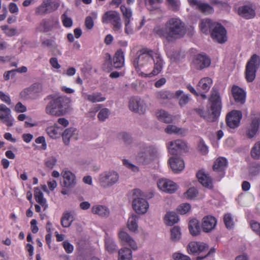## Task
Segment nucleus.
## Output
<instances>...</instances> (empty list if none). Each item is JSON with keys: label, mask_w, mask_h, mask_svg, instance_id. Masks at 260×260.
<instances>
[{"label": "nucleus", "mask_w": 260, "mask_h": 260, "mask_svg": "<svg viewBox=\"0 0 260 260\" xmlns=\"http://www.w3.org/2000/svg\"><path fill=\"white\" fill-rule=\"evenodd\" d=\"M91 211L94 214L98 215L102 217H107L110 215L108 208L104 205H96L93 206Z\"/></svg>", "instance_id": "bb28decb"}, {"label": "nucleus", "mask_w": 260, "mask_h": 260, "mask_svg": "<svg viewBox=\"0 0 260 260\" xmlns=\"http://www.w3.org/2000/svg\"><path fill=\"white\" fill-rule=\"evenodd\" d=\"M157 119L161 122L170 123L173 121V118L171 114L164 110H160L156 112Z\"/></svg>", "instance_id": "72a5a7b5"}, {"label": "nucleus", "mask_w": 260, "mask_h": 260, "mask_svg": "<svg viewBox=\"0 0 260 260\" xmlns=\"http://www.w3.org/2000/svg\"><path fill=\"white\" fill-rule=\"evenodd\" d=\"M132 205L134 210L139 214H144L146 213L149 208L147 201L141 198L135 199L133 201Z\"/></svg>", "instance_id": "dca6fc26"}, {"label": "nucleus", "mask_w": 260, "mask_h": 260, "mask_svg": "<svg viewBox=\"0 0 260 260\" xmlns=\"http://www.w3.org/2000/svg\"><path fill=\"white\" fill-rule=\"evenodd\" d=\"M132 251L127 248H121L118 251V259L119 260H132Z\"/></svg>", "instance_id": "ea45409f"}, {"label": "nucleus", "mask_w": 260, "mask_h": 260, "mask_svg": "<svg viewBox=\"0 0 260 260\" xmlns=\"http://www.w3.org/2000/svg\"><path fill=\"white\" fill-rule=\"evenodd\" d=\"M45 107V113L50 117H59L69 114L71 111V100L66 96L49 95Z\"/></svg>", "instance_id": "f03ea898"}, {"label": "nucleus", "mask_w": 260, "mask_h": 260, "mask_svg": "<svg viewBox=\"0 0 260 260\" xmlns=\"http://www.w3.org/2000/svg\"><path fill=\"white\" fill-rule=\"evenodd\" d=\"M154 52L148 48H143L137 53V56L133 61V64L137 72L140 70V68H144L146 69H150L152 64Z\"/></svg>", "instance_id": "20e7f679"}, {"label": "nucleus", "mask_w": 260, "mask_h": 260, "mask_svg": "<svg viewBox=\"0 0 260 260\" xmlns=\"http://www.w3.org/2000/svg\"><path fill=\"white\" fill-rule=\"evenodd\" d=\"M120 136L124 143L129 144L132 142V137L129 134L122 132L120 134Z\"/></svg>", "instance_id": "69168bd1"}, {"label": "nucleus", "mask_w": 260, "mask_h": 260, "mask_svg": "<svg viewBox=\"0 0 260 260\" xmlns=\"http://www.w3.org/2000/svg\"><path fill=\"white\" fill-rule=\"evenodd\" d=\"M105 245L106 250L109 253H113L116 250L117 248V246L115 242L110 237L106 238Z\"/></svg>", "instance_id": "a18cd8bd"}, {"label": "nucleus", "mask_w": 260, "mask_h": 260, "mask_svg": "<svg viewBox=\"0 0 260 260\" xmlns=\"http://www.w3.org/2000/svg\"><path fill=\"white\" fill-rule=\"evenodd\" d=\"M34 196L36 201L40 204L45 210L48 205L46 204V200L43 197V194L41 190L37 187L35 189Z\"/></svg>", "instance_id": "a19ab883"}, {"label": "nucleus", "mask_w": 260, "mask_h": 260, "mask_svg": "<svg viewBox=\"0 0 260 260\" xmlns=\"http://www.w3.org/2000/svg\"><path fill=\"white\" fill-rule=\"evenodd\" d=\"M227 167V160L224 157L218 158L213 166V169L216 172H221Z\"/></svg>", "instance_id": "c9c22d12"}, {"label": "nucleus", "mask_w": 260, "mask_h": 260, "mask_svg": "<svg viewBox=\"0 0 260 260\" xmlns=\"http://www.w3.org/2000/svg\"><path fill=\"white\" fill-rule=\"evenodd\" d=\"M238 13L241 17L246 19L253 18L255 15L254 6L252 4L240 6L238 8Z\"/></svg>", "instance_id": "2eb2a0df"}, {"label": "nucleus", "mask_w": 260, "mask_h": 260, "mask_svg": "<svg viewBox=\"0 0 260 260\" xmlns=\"http://www.w3.org/2000/svg\"><path fill=\"white\" fill-rule=\"evenodd\" d=\"M242 117L240 111L233 110L226 115V122L228 126L231 128H235L239 125L240 120Z\"/></svg>", "instance_id": "f8f14e48"}, {"label": "nucleus", "mask_w": 260, "mask_h": 260, "mask_svg": "<svg viewBox=\"0 0 260 260\" xmlns=\"http://www.w3.org/2000/svg\"><path fill=\"white\" fill-rule=\"evenodd\" d=\"M188 2L191 6H196L201 12L205 14H209L213 12V8L208 4L197 0H188Z\"/></svg>", "instance_id": "412c9836"}, {"label": "nucleus", "mask_w": 260, "mask_h": 260, "mask_svg": "<svg viewBox=\"0 0 260 260\" xmlns=\"http://www.w3.org/2000/svg\"><path fill=\"white\" fill-rule=\"evenodd\" d=\"M42 90V85L39 83H35L21 91L20 96L24 100L36 99L38 97V93Z\"/></svg>", "instance_id": "9d476101"}, {"label": "nucleus", "mask_w": 260, "mask_h": 260, "mask_svg": "<svg viewBox=\"0 0 260 260\" xmlns=\"http://www.w3.org/2000/svg\"><path fill=\"white\" fill-rule=\"evenodd\" d=\"M260 123V118L255 117L251 122L250 128L247 132V135L249 138H253L257 133Z\"/></svg>", "instance_id": "2f4dec72"}, {"label": "nucleus", "mask_w": 260, "mask_h": 260, "mask_svg": "<svg viewBox=\"0 0 260 260\" xmlns=\"http://www.w3.org/2000/svg\"><path fill=\"white\" fill-rule=\"evenodd\" d=\"M42 45L44 46L50 47L52 50H56V52L60 54V52L57 49V45L55 44L54 40L47 39L42 42Z\"/></svg>", "instance_id": "603ef678"}, {"label": "nucleus", "mask_w": 260, "mask_h": 260, "mask_svg": "<svg viewBox=\"0 0 260 260\" xmlns=\"http://www.w3.org/2000/svg\"><path fill=\"white\" fill-rule=\"evenodd\" d=\"M183 93L181 90H178L174 93L169 90H162L157 92L156 98L159 100H169L174 98H179Z\"/></svg>", "instance_id": "6ab92c4d"}, {"label": "nucleus", "mask_w": 260, "mask_h": 260, "mask_svg": "<svg viewBox=\"0 0 260 260\" xmlns=\"http://www.w3.org/2000/svg\"><path fill=\"white\" fill-rule=\"evenodd\" d=\"M210 63V58L206 55L202 54L197 55L194 60V66L198 70H202L208 67Z\"/></svg>", "instance_id": "aec40b11"}, {"label": "nucleus", "mask_w": 260, "mask_h": 260, "mask_svg": "<svg viewBox=\"0 0 260 260\" xmlns=\"http://www.w3.org/2000/svg\"><path fill=\"white\" fill-rule=\"evenodd\" d=\"M0 119L5 123L8 126H11L13 125V119L11 118L10 114H1Z\"/></svg>", "instance_id": "bf43d9fd"}, {"label": "nucleus", "mask_w": 260, "mask_h": 260, "mask_svg": "<svg viewBox=\"0 0 260 260\" xmlns=\"http://www.w3.org/2000/svg\"><path fill=\"white\" fill-rule=\"evenodd\" d=\"M212 84V80L211 78L208 77L203 78L199 81L197 86V89L199 92L206 93L209 90Z\"/></svg>", "instance_id": "cd10ccee"}, {"label": "nucleus", "mask_w": 260, "mask_h": 260, "mask_svg": "<svg viewBox=\"0 0 260 260\" xmlns=\"http://www.w3.org/2000/svg\"><path fill=\"white\" fill-rule=\"evenodd\" d=\"M165 220L167 225H172L178 221L179 218L175 212H168L165 217Z\"/></svg>", "instance_id": "37998d69"}, {"label": "nucleus", "mask_w": 260, "mask_h": 260, "mask_svg": "<svg viewBox=\"0 0 260 260\" xmlns=\"http://www.w3.org/2000/svg\"><path fill=\"white\" fill-rule=\"evenodd\" d=\"M58 23V21L53 20H43L40 24V31L48 32L51 30L52 28Z\"/></svg>", "instance_id": "f704fd0d"}, {"label": "nucleus", "mask_w": 260, "mask_h": 260, "mask_svg": "<svg viewBox=\"0 0 260 260\" xmlns=\"http://www.w3.org/2000/svg\"><path fill=\"white\" fill-rule=\"evenodd\" d=\"M82 95L84 99L92 103L103 102L106 100V98L103 96L101 92H94L91 94L82 92Z\"/></svg>", "instance_id": "c756f323"}, {"label": "nucleus", "mask_w": 260, "mask_h": 260, "mask_svg": "<svg viewBox=\"0 0 260 260\" xmlns=\"http://www.w3.org/2000/svg\"><path fill=\"white\" fill-rule=\"evenodd\" d=\"M208 249V245L203 242H191L187 246L189 253H199L207 251Z\"/></svg>", "instance_id": "f3484780"}, {"label": "nucleus", "mask_w": 260, "mask_h": 260, "mask_svg": "<svg viewBox=\"0 0 260 260\" xmlns=\"http://www.w3.org/2000/svg\"><path fill=\"white\" fill-rule=\"evenodd\" d=\"M170 166L175 173L181 172L184 168V162L180 157H172L169 160Z\"/></svg>", "instance_id": "4be33fe9"}, {"label": "nucleus", "mask_w": 260, "mask_h": 260, "mask_svg": "<svg viewBox=\"0 0 260 260\" xmlns=\"http://www.w3.org/2000/svg\"><path fill=\"white\" fill-rule=\"evenodd\" d=\"M98 14L96 12H93L90 14V16L86 17L85 20V25L87 29H91L94 26L93 19H96Z\"/></svg>", "instance_id": "49530a36"}, {"label": "nucleus", "mask_w": 260, "mask_h": 260, "mask_svg": "<svg viewBox=\"0 0 260 260\" xmlns=\"http://www.w3.org/2000/svg\"><path fill=\"white\" fill-rule=\"evenodd\" d=\"M216 23L217 22H213L209 18L202 19L200 22L201 29L203 33L208 34L211 32L214 24Z\"/></svg>", "instance_id": "c85d7f7f"}, {"label": "nucleus", "mask_w": 260, "mask_h": 260, "mask_svg": "<svg viewBox=\"0 0 260 260\" xmlns=\"http://www.w3.org/2000/svg\"><path fill=\"white\" fill-rule=\"evenodd\" d=\"M197 177L199 181L204 186L207 187H211L212 181L211 178L202 171H199L197 174Z\"/></svg>", "instance_id": "473e14b6"}, {"label": "nucleus", "mask_w": 260, "mask_h": 260, "mask_svg": "<svg viewBox=\"0 0 260 260\" xmlns=\"http://www.w3.org/2000/svg\"><path fill=\"white\" fill-rule=\"evenodd\" d=\"M190 205L187 203H184L181 204L178 207V211L181 214H185L190 210Z\"/></svg>", "instance_id": "0e129e2a"}, {"label": "nucleus", "mask_w": 260, "mask_h": 260, "mask_svg": "<svg viewBox=\"0 0 260 260\" xmlns=\"http://www.w3.org/2000/svg\"><path fill=\"white\" fill-rule=\"evenodd\" d=\"M171 239L172 241H177L181 237V232L180 228L178 226H174L171 231Z\"/></svg>", "instance_id": "5fc2aeb1"}, {"label": "nucleus", "mask_w": 260, "mask_h": 260, "mask_svg": "<svg viewBox=\"0 0 260 260\" xmlns=\"http://www.w3.org/2000/svg\"><path fill=\"white\" fill-rule=\"evenodd\" d=\"M63 178V186L67 188H73L76 184V177L74 174L70 171H63L62 173Z\"/></svg>", "instance_id": "5701e85b"}, {"label": "nucleus", "mask_w": 260, "mask_h": 260, "mask_svg": "<svg viewBox=\"0 0 260 260\" xmlns=\"http://www.w3.org/2000/svg\"><path fill=\"white\" fill-rule=\"evenodd\" d=\"M152 61L154 63V68L152 71L149 74L141 73V75L145 77H151L157 75L162 70L164 64V60L160 55L157 53H154Z\"/></svg>", "instance_id": "9b49d317"}, {"label": "nucleus", "mask_w": 260, "mask_h": 260, "mask_svg": "<svg viewBox=\"0 0 260 260\" xmlns=\"http://www.w3.org/2000/svg\"><path fill=\"white\" fill-rule=\"evenodd\" d=\"M118 173L113 170L102 172L98 177V181L101 187L108 188L117 183L119 180Z\"/></svg>", "instance_id": "39448f33"}, {"label": "nucleus", "mask_w": 260, "mask_h": 260, "mask_svg": "<svg viewBox=\"0 0 260 260\" xmlns=\"http://www.w3.org/2000/svg\"><path fill=\"white\" fill-rule=\"evenodd\" d=\"M179 97L178 104L181 107L186 105L190 100L189 94L182 93Z\"/></svg>", "instance_id": "680f3d73"}, {"label": "nucleus", "mask_w": 260, "mask_h": 260, "mask_svg": "<svg viewBox=\"0 0 260 260\" xmlns=\"http://www.w3.org/2000/svg\"><path fill=\"white\" fill-rule=\"evenodd\" d=\"M63 248L68 253H72L74 249L73 246L68 241H65L62 243Z\"/></svg>", "instance_id": "774afa93"}, {"label": "nucleus", "mask_w": 260, "mask_h": 260, "mask_svg": "<svg viewBox=\"0 0 260 260\" xmlns=\"http://www.w3.org/2000/svg\"><path fill=\"white\" fill-rule=\"evenodd\" d=\"M251 157L254 159H260V141L256 142L251 150Z\"/></svg>", "instance_id": "09e8293b"}, {"label": "nucleus", "mask_w": 260, "mask_h": 260, "mask_svg": "<svg viewBox=\"0 0 260 260\" xmlns=\"http://www.w3.org/2000/svg\"><path fill=\"white\" fill-rule=\"evenodd\" d=\"M110 111L108 108H103L99 112L98 117L99 120L104 121L109 117Z\"/></svg>", "instance_id": "13d9d810"}, {"label": "nucleus", "mask_w": 260, "mask_h": 260, "mask_svg": "<svg viewBox=\"0 0 260 260\" xmlns=\"http://www.w3.org/2000/svg\"><path fill=\"white\" fill-rule=\"evenodd\" d=\"M139 218V216L136 214H132L128 218L127 225L130 231L136 232L138 230V220Z\"/></svg>", "instance_id": "58836bf2"}, {"label": "nucleus", "mask_w": 260, "mask_h": 260, "mask_svg": "<svg viewBox=\"0 0 260 260\" xmlns=\"http://www.w3.org/2000/svg\"><path fill=\"white\" fill-rule=\"evenodd\" d=\"M61 19L63 25L66 27H70L73 25L72 19L68 17L67 13L65 12L61 16Z\"/></svg>", "instance_id": "052dcab7"}, {"label": "nucleus", "mask_w": 260, "mask_h": 260, "mask_svg": "<svg viewBox=\"0 0 260 260\" xmlns=\"http://www.w3.org/2000/svg\"><path fill=\"white\" fill-rule=\"evenodd\" d=\"M173 258L175 260H191L189 256L180 253H174L173 254Z\"/></svg>", "instance_id": "338daca9"}, {"label": "nucleus", "mask_w": 260, "mask_h": 260, "mask_svg": "<svg viewBox=\"0 0 260 260\" xmlns=\"http://www.w3.org/2000/svg\"><path fill=\"white\" fill-rule=\"evenodd\" d=\"M124 62L123 52L121 49L118 50L113 57L112 66L116 69L121 68L124 65Z\"/></svg>", "instance_id": "7c9ffc66"}, {"label": "nucleus", "mask_w": 260, "mask_h": 260, "mask_svg": "<svg viewBox=\"0 0 260 260\" xmlns=\"http://www.w3.org/2000/svg\"><path fill=\"white\" fill-rule=\"evenodd\" d=\"M119 237L121 242L124 244L128 245L134 250L137 249L138 246L137 243L134 240V239L125 232L121 231L119 233Z\"/></svg>", "instance_id": "b1692460"}, {"label": "nucleus", "mask_w": 260, "mask_h": 260, "mask_svg": "<svg viewBox=\"0 0 260 260\" xmlns=\"http://www.w3.org/2000/svg\"><path fill=\"white\" fill-rule=\"evenodd\" d=\"M120 10L124 21H131L133 13L131 9L126 7L124 5H121Z\"/></svg>", "instance_id": "de8ad7c7"}, {"label": "nucleus", "mask_w": 260, "mask_h": 260, "mask_svg": "<svg viewBox=\"0 0 260 260\" xmlns=\"http://www.w3.org/2000/svg\"><path fill=\"white\" fill-rule=\"evenodd\" d=\"M57 162V158L53 156L48 157L45 161V166L50 169H52L56 165Z\"/></svg>", "instance_id": "6e6d98bb"}, {"label": "nucleus", "mask_w": 260, "mask_h": 260, "mask_svg": "<svg viewBox=\"0 0 260 260\" xmlns=\"http://www.w3.org/2000/svg\"><path fill=\"white\" fill-rule=\"evenodd\" d=\"M198 193V191L196 188L191 187L186 191L185 193V195L187 198L192 199L197 196Z\"/></svg>", "instance_id": "e2e57ef3"}, {"label": "nucleus", "mask_w": 260, "mask_h": 260, "mask_svg": "<svg viewBox=\"0 0 260 260\" xmlns=\"http://www.w3.org/2000/svg\"><path fill=\"white\" fill-rule=\"evenodd\" d=\"M143 154L140 153L141 157L144 159H152L156 157L158 154V150L157 148L153 146H145L143 149Z\"/></svg>", "instance_id": "a878e982"}, {"label": "nucleus", "mask_w": 260, "mask_h": 260, "mask_svg": "<svg viewBox=\"0 0 260 260\" xmlns=\"http://www.w3.org/2000/svg\"><path fill=\"white\" fill-rule=\"evenodd\" d=\"M190 233L192 236H197L200 233L201 229L198 220L193 219L191 220L188 224Z\"/></svg>", "instance_id": "4c0bfd02"}, {"label": "nucleus", "mask_w": 260, "mask_h": 260, "mask_svg": "<svg viewBox=\"0 0 260 260\" xmlns=\"http://www.w3.org/2000/svg\"><path fill=\"white\" fill-rule=\"evenodd\" d=\"M103 23H110L112 26V29L114 31H120L122 27L121 18L119 14L115 11H109L106 12L102 16Z\"/></svg>", "instance_id": "423d86ee"}, {"label": "nucleus", "mask_w": 260, "mask_h": 260, "mask_svg": "<svg viewBox=\"0 0 260 260\" xmlns=\"http://www.w3.org/2000/svg\"><path fill=\"white\" fill-rule=\"evenodd\" d=\"M232 94L236 102L243 104L245 102L246 93L242 88L233 86L232 89Z\"/></svg>", "instance_id": "393cba45"}, {"label": "nucleus", "mask_w": 260, "mask_h": 260, "mask_svg": "<svg viewBox=\"0 0 260 260\" xmlns=\"http://www.w3.org/2000/svg\"><path fill=\"white\" fill-rule=\"evenodd\" d=\"M217 224L216 219L212 216H206L202 219V228L203 232L209 233L212 231Z\"/></svg>", "instance_id": "a211bd4d"}, {"label": "nucleus", "mask_w": 260, "mask_h": 260, "mask_svg": "<svg viewBox=\"0 0 260 260\" xmlns=\"http://www.w3.org/2000/svg\"><path fill=\"white\" fill-rule=\"evenodd\" d=\"M74 220L73 214L72 212H66L62 214L61 218V224L64 228L69 227Z\"/></svg>", "instance_id": "e433bc0d"}, {"label": "nucleus", "mask_w": 260, "mask_h": 260, "mask_svg": "<svg viewBox=\"0 0 260 260\" xmlns=\"http://www.w3.org/2000/svg\"><path fill=\"white\" fill-rule=\"evenodd\" d=\"M76 129L74 127L67 128L62 134V140L66 145H68L71 138L76 133Z\"/></svg>", "instance_id": "79ce46f5"}, {"label": "nucleus", "mask_w": 260, "mask_h": 260, "mask_svg": "<svg viewBox=\"0 0 260 260\" xmlns=\"http://www.w3.org/2000/svg\"><path fill=\"white\" fill-rule=\"evenodd\" d=\"M35 13L37 15H42L46 13H49L48 12L47 6L45 0L43 2L41 5L36 8Z\"/></svg>", "instance_id": "8fccbe9b"}, {"label": "nucleus", "mask_w": 260, "mask_h": 260, "mask_svg": "<svg viewBox=\"0 0 260 260\" xmlns=\"http://www.w3.org/2000/svg\"><path fill=\"white\" fill-rule=\"evenodd\" d=\"M154 33L169 42L183 37L186 30L184 23L178 18H171L165 23L164 27L157 26L153 29Z\"/></svg>", "instance_id": "f257e3e1"}, {"label": "nucleus", "mask_w": 260, "mask_h": 260, "mask_svg": "<svg viewBox=\"0 0 260 260\" xmlns=\"http://www.w3.org/2000/svg\"><path fill=\"white\" fill-rule=\"evenodd\" d=\"M260 65V58L256 54H253L247 62L246 66L245 75L247 81L252 82L255 78V73Z\"/></svg>", "instance_id": "0eeeda50"}, {"label": "nucleus", "mask_w": 260, "mask_h": 260, "mask_svg": "<svg viewBox=\"0 0 260 260\" xmlns=\"http://www.w3.org/2000/svg\"><path fill=\"white\" fill-rule=\"evenodd\" d=\"M223 220L227 229H231L233 227L234 221L231 214L228 213L225 214Z\"/></svg>", "instance_id": "4d7b16f0"}, {"label": "nucleus", "mask_w": 260, "mask_h": 260, "mask_svg": "<svg viewBox=\"0 0 260 260\" xmlns=\"http://www.w3.org/2000/svg\"><path fill=\"white\" fill-rule=\"evenodd\" d=\"M210 34L212 38L215 41L219 43L226 41V31L223 26L219 23L214 24Z\"/></svg>", "instance_id": "1a4fd4ad"}, {"label": "nucleus", "mask_w": 260, "mask_h": 260, "mask_svg": "<svg viewBox=\"0 0 260 260\" xmlns=\"http://www.w3.org/2000/svg\"><path fill=\"white\" fill-rule=\"evenodd\" d=\"M59 130V126H58L56 124H54V125L47 127L46 131L50 137L53 139H56L59 137L60 135Z\"/></svg>", "instance_id": "c03bdc74"}, {"label": "nucleus", "mask_w": 260, "mask_h": 260, "mask_svg": "<svg viewBox=\"0 0 260 260\" xmlns=\"http://www.w3.org/2000/svg\"><path fill=\"white\" fill-rule=\"evenodd\" d=\"M210 107L206 112L203 109L196 108L194 109L196 112L201 117L208 121H215L219 116L221 109V102L219 92L217 90L213 89L212 91V94L209 100Z\"/></svg>", "instance_id": "7ed1b4c3"}, {"label": "nucleus", "mask_w": 260, "mask_h": 260, "mask_svg": "<svg viewBox=\"0 0 260 260\" xmlns=\"http://www.w3.org/2000/svg\"><path fill=\"white\" fill-rule=\"evenodd\" d=\"M47 6L49 13L52 12L58 9L59 3L57 2H52L51 0H45Z\"/></svg>", "instance_id": "3c124183"}, {"label": "nucleus", "mask_w": 260, "mask_h": 260, "mask_svg": "<svg viewBox=\"0 0 260 260\" xmlns=\"http://www.w3.org/2000/svg\"><path fill=\"white\" fill-rule=\"evenodd\" d=\"M167 148L169 153L174 155H181L188 150L186 143L180 139L168 142Z\"/></svg>", "instance_id": "6e6552de"}, {"label": "nucleus", "mask_w": 260, "mask_h": 260, "mask_svg": "<svg viewBox=\"0 0 260 260\" xmlns=\"http://www.w3.org/2000/svg\"><path fill=\"white\" fill-rule=\"evenodd\" d=\"M129 109L135 112L143 113L146 108V105L143 100L139 97L132 98L129 102Z\"/></svg>", "instance_id": "4468645a"}, {"label": "nucleus", "mask_w": 260, "mask_h": 260, "mask_svg": "<svg viewBox=\"0 0 260 260\" xmlns=\"http://www.w3.org/2000/svg\"><path fill=\"white\" fill-rule=\"evenodd\" d=\"M158 188L167 193H173L178 187L177 184L172 180L167 179H161L157 182Z\"/></svg>", "instance_id": "ddd939ff"}, {"label": "nucleus", "mask_w": 260, "mask_h": 260, "mask_svg": "<svg viewBox=\"0 0 260 260\" xmlns=\"http://www.w3.org/2000/svg\"><path fill=\"white\" fill-rule=\"evenodd\" d=\"M182 129L174 125H168L165 129V132L168 134H178L181 133Z\"/></svg>", "instance_id": "864d4df0"}]
</instances>
